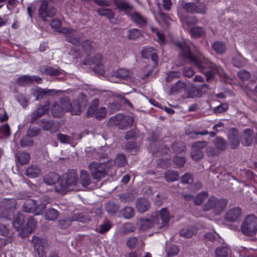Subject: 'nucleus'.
Returning <instances> with one entry per match:
<instances>
[{
    "label": "nucleus",
    "mask_w": 257,
    "mask_h": 257,
    "mask_svg": "<svg viewBox=\"0 0 257 257\" xmlns=\"http://www.w3.org/2000/svg\"><path fill=\"white\" fill-rule=\"evenodd\" d=\"M175 44L180 49L181 58L185 61L188 60L191 64L196 66L202 73L208 69H217V65L203 56L196 55L192 53L187 42H176Z\"/></svg>",
    "instance_id": "1"
},
{
    "label": "nucleus",
    "mask_w": 257,
    "mask_h": 257,
    "mask_svg": "<svg viewBox=\"0 0 257 257\" xmlns=\"http://www.w3.org/2000/svg\"><path fill=\"white\" fill-rule=\"evenodd\" d=\"M78 176L74 170H69L63 179L55 185V191L61 195L65 194L71 190H77Z\"/></svg>",
    "instance_id": "2"
},
{
    "label": "nucleus",
    "mask_w": 257,
    "mask_h": 257,
    "mask_svg": "<svg viewBox=\"0 0 257 257\" xmlns=\"http://www.w3.org/2000/svg\"><path fill=\"white\" fill-rule=\"evenodd\" d=\"M112 165L113 160L108 159L103 163L92 162L89 164L88 168L92 178L96 181H99L107 175L108 171Z\"/></svg>",
    "instance_id": "3"
},
{
    "label": "nucleus",
    "mask_w": 257,
    "mask_h": 257,
    "mask_svg": "<svg viewBox=\"0 0 257 257\" xmlns=\"http://www.w3.org/2000/svg\"><path fill=\"white\" fill-rule=\"evenodd\" d=\"M228 201L225 199H218L214 196H211L204 204L203 210L208 211L212 210L216 215L220 214L226 208Z\"/></svg>",
    "instance_id": "4"
},
{
    "label": "nucleus",
    "mask_w": 257,
    "mask_h": 257,
    "mask_svg": "<svg viewBox=\"0 0 257 257\" xmlns=\"http://www.w3.org/2000/svg\"><path fill=\"white\" fill-rule=\"evenodd\" d=\"M134 118L130 115L117 114L109 118L107 121L109 126H117L119 129L125 130L133 124Z\"/></svg>",
    "instance_id": "5"
},
{
    "label": "nucleus",
    "mask_w": 257,
    "mask_h": 257,
    "mask_svg": "<svg viewBox=\"0 0 257 257\" xmlns=\"http://www.w3.org/2000/svg\"><path fill=\"white\" fill-rule=\"evenodd\" d=\"M3 210L0 213V219L10 220L14 216L15 209L17 208V202L15 198L4 199L2 201Z\"/></svg>",
    "instance_id": "6"
},
{
    "label": "nucleus",
    "mask_w": 257,
    "mask_h": 257,
    "mask_svg": "<svg viewBox=\"0 0 257 257\" xmlns=\"http://www.w3.org/2000/svg\"><path fill=\"white\" fill-rule=\"evenodd\" d=\"M241 230L246 236L254 235L257 231V217L254 215H247L241 224Z\"/></svg>",
    "instance_id": "7"
},
{
    "label": "nucleus",
    "mask_w": 257,
    "mask_h": 257,
    "mask_svg": "<svg viewBox=\"0 0 257 257\" xmlns=\"http://www.w3.org/2000/svg\"><path fill=\"white\" fill-rule=\"evenodd\" d=\"M56 9L48 4V2L43 1L39 7V16L43 22H46L47 18H52L56 14Z\"/></svg>",
    "instance_id": "8"
},
{
    "label": "nucleus",
    "mask_w": 257,
    "mask_h": 257,
    "mask_svg": "<svg viewBox=\"0 0 257 257\" xmlns=\"http://www.w3.org/2000/svg\"><path fill=\"white\" fill-rule=\"evenodd\" d=\"M183 9L188 13L205 14L207 11L206 5L203 3L187 2L182 7Z\"/></svg>",
    "instance_id": "9"
},
{
    "label": "nucleus",
    "mask_w": 257,
    "mask_h": 257,
    "mask_svg": "<svg viewBox=\"0 0 257 257\" xmlns=\"http://www.w3.org/2000/svg\"><path fill=\"white\" fill-rule=\"evenodd\" d=\"M152 216L153 217H156V218L153 219V221L155 222L159 223L160 219L162 220V225L160 227V228L168 226L170 221V214L166 208H162L160 212L158 211L153 212Z\"/></svg>",
    "instance_id": "10"
},
{
    "label": "nucleus",
    "mask_w": 257,
    "mask_h": 257,
    "mask_svg": "<svg viewBox=\"0 0 257 257\" xmlns=\"http://www.w3.org/2000/svg\"><path fill=\"white\" fill-rule=\"evenodd\" d=\"M37 221L32 216L29 217L27 219L26 225L23 226L20 231V235L23 238L28 237L35 229Z\"/></svg>",
    "instance_id": "11"
},
{
    "label": "nucleus",
    "mask_w": 257,
    "mask_h": 257,
    "mask_svg": "<svg viewBox=\"0 0 257 257\" xmlns=\"http://www.w3.org/2000/svg\"><path fill=\"white\" fill-rule=\"evenodd\" d=\"M31 91L32 95L37 101L40 100L45 96H50L56 93L55 90L44 89L39 87L32 89Z\"/></svg>",
    "instance_id": "12"
},
{
    "label": "nucleus",
    "mask_w": 257,
    "mask_h": 257,
    "mask_svg": "<svg viewBox=\"0 0 257 257\" xmlns=\"http://www.w3.org/2000/svg\"><path fill=\"white\" fill-rule=\"evenodd\" d=\"M49 109V102L41 104L31 114L30 122L34 123L36 120L44 115Z\"/></svg>",
    "instance_id": "13"
},
{
    "label": "nucleus",
    "mask_w": 257,
    "mask_h": 257,
    "mask_svg": "<svg viewBox=\"0 0 257 257\" xmlns=\"http://www.w3.org/2000/svg\"><path fill=\"white\" fill-rule=\"evenodd\" d=\"M208 89V85L203 84L197 86H193L188 91L187 95L189 97L194 98L201 97Z\"/></svg>",
    "instance_id": "14"
},
{
    "label": "nucleus",
    "mask_w": 257,
    "mask_h": 257,
    "mask_svg": "<svg viewBox=\"0 0 257 257\" xmlns=\"http://www.w3.org/2000/svg\"><path fill=\"white\" fill-rule=\"evenodd\" d=\"M150 152L154 156H159L163 154H167L169 152V148L166 145L151 144L148 148Z\"/></svg>",
    "instance_id": "15"
},
{
    "label": "nucleus",
    "mask_w": 257,
    "mask_h": 257,
    "mask_svg": "<svg viewBox=\"0 0 257 257\" xmlns=\"http://www.w3.org/2000/svg\"><path fill=\"white\" fill-rule=\"evenodd\" d=\"M228 140L231 149L234 150L238 147L240 144L239 132L236 128H231Z\"/></svg>",
    "instance_id": "16"
},
{
    "label": "nucleus",
    "mask_w": 257,
    "mask_h": 257,
    "mask_svg": "<svg viewBox=\"0 0 257 257\" xmlns=\"http://www.w3.org/2000/svg\"><path fill=\"white\" fill-rule=\"evenodd\" d=\"M102 55L97 54H96L93 58L92 62L95 66L93 68V71L95 73L102 75L104 73V66L102 64Z\"/></svg>",
    "instance_id": "17"
},
{
    "label": "nucleus",
    "mask_w": 257,
    "mask_h": 257,
    "mask_svg": "<svg viewBox=\"0 0 257 257\" xmlns=\"http://www.w3.org/2000/svg\"><path fill=\"white\" fill-rule=\"evenodd\" d=\"M241 214V210L239 207H234L229 210L225 215V219L229 222L237 221Z\"/></svg>",
    "instance_id": "18"
},
{
    "label": "nucleus",
    "mask_w": 257,
    "mask_h": 257,
    "mask_svg": "<svg viewBox=\"0 0 257 257\" xmlns=\"http://www.w3.org/2000/svg\"><path fill=\"white\" fill-rule=\"evenodd\" d=\"M113 3L119 11H123L127 16L131 15L134 9V7L132 5L124 1L113 0Z\"/></svg>",
    "instance_id": "19"
},
{
    "label": "nucleus",
    "mask_w": 257,
    "mask_h": 257,
    "mask_svg": "<svg viewBox=\"0 0 257 257\" xmlns=\"http://www.w3.org/2000/svg\"><path fill=\"white\" fill-rule=\"evenodd\" d=\"M151 206L149 200L145 198H138L136 202V208L140 213H143L148 211Z\"/></svg>",
    "instance_id": "20"
},
{
    "label": "nucleus",
    "mask_w": 257,
    "mask_h": 257,
    "mask_svg": "<svg viewBox=\"0 0 257 257\" xmlns=\"http://www.w3.org/2000/svg\"><path fill=\"white\" fill-rule=\"evenodd\" d=\"M73 32H75V30L66 28L64 29V31L62 32L65 33V40L67 42H70L73 45L78 46L81 44V42L80 41L78 37L76 35L73 34L72 33Z\"/></svg>",
    "instance_id": "21"
},
{
    "label": "nucleus",
    "mask_w": 257,
    "mask_h": 257,
    "mask_svg": "<svg viewBox=\"0 0 257 257\" xmlns=\"http://www.w3.org/2000/svg\"><path fill=\"white\" fill-rule=\"evenodd\" d=\"M64 102L68 105L66 108L67 111H70L72 115H78L80 113L81 107L78 101H74L71 103L69 100H66L63 101L62 104Z\"/></svg>",
    "instance_id": "22"
},
{
    "label": "nucleus",
    "mask_w": 257,
    "mask_h": 257,
    "mask_svg": "<svg viewBox=\"0 0 257 257\" xmlns=\"http://www.w3.org/2000/svg\"><path fill=\"white\" fill-rule=\"evenodd\" d=\"M197 231L198 229L194 226H187L181 230L179 235L185 238H190L196 234Z\"/></svg>",
    "instance_id": "23"
},
{
    "label": "nucleus",
    "mask_w": 257,
    "mask_h": 257,
    "mask_svg": "<svg viewBox=\"0 0 257 257\" xmlns=\"http://www.w3.org/2000/svg\"><path fill=\"white\" fill-rule=\"evenodd\" d=\"M243 138L244 140L242 143L243 146L245 147L251 146L254 140L253 131L249 128L244 130L243 131Z\"/></svg>",
    "instance_id": "24"
},
{
    "label": "nucleus",
    "mask_w": 257,
    "mask_h": 257,
    "mask_svg": "<svg viewBox=\"0 0 257 257\" xmlns=\"http://www.w3.org/2000/svg\"><path fill=\"white\" fill-rule=\"evenodd\" d=\"M111 75L120 79L125 80L131 77L132 73L127 69L120 68L113 71Z\"/></svg>",
    "instance_id": "25"
},
{
    "label": "nucleus",
    "mask_w": 257,
    "mask_h": 257,
    "mask_svg": "<svg viewBox=\"0 0 257 257\" xmlns=\"http://www.w3.org/2000/svg\"><path fill=\"white\" fill-rule=\"evenodd\" d=\"M40 71L51 76H57L61 74V69H56L48 65H44L40 67Z\"/></svg>",
    "instance_id": "26"
},
{
    "label": "nucleus",
    "mask_w": 257,
    "mask_h": 257,
    "mask_svg": "<svg viewBox=\"0 0 257 257\" xmlns=\"http://www.w3.org/2000/svg\"><path fill=\"white\" fill-rule=\"evenodd\" d=\"M15 157L16 163L21 166L28 164L30 160V155L26 152L17 153Z\"/></svg>",
    "instance_id": "27"
},
{
    "label": "nucleus",
    "mask_w": 257,
    "mask_h": 257,
    "mask_svg": "<svg viewBox=\"0 0 257 257\" xmlns=\"http://www.w3.org/2000/svg\"><path fill=\"white\" fill-rule=\"evenodd\" d=\"M40 174V169L35 165L29 166L26 170L25 175L30 178H37L39 177Z\"/></svg>",
    "instance_id": "28"
},
{
    "label": "nucleus",
    "mask_w": 257,
    "mask_h": 257,
    "mask_svg": "<svg viewBox=\"0 0 257 257\" xmlns=\"http://www.w3.org/2000/svg\"><path fill=\"white\" fill-rule=\"evenodd\" d=\"M189 32L192 38L196 39L202 38L206 34L204 28L199 26H195L190 28Z\"/></svg>",
    "instance_id": "29"
},
{
    "label": "nucleus",
    "mask_w": 257,
    "mask_h": 257,
    "mask_svg": "<svg viewBox=\"0 0 257 257\" xmlns=\"http://www.w3.org/2000/svg\"><path fill=\"white\" fill-rule=\"evenodd\" d=\"M43 180L47 185L55 184V186L61 180L59 179V176L57 174L50 172L44 177Z\"/></svg>",
    "instance_id": "30"
},
{
    "label": "nucleus",
    "mask_w": 257,
    "mask_h": 257,
    "mask_svg": "<svg viewBox=\"0 0 257 257\" xmlns=\"http://www.w3.org/2000/svg\"><path fill=\"white\" fill-rule=\"evenodd\" d=\"M213 143L216 149L219 151H225L228 147L227 142L221 137H216Z\"/></svg>",
    "instance_id": "31"
},
{
    "label": "nucleus",
    "mask_w": 257,
    "mask_h": 257,
    "mask_svg": "<svg viewBox=\"0 0 257 257\" xmlns=\"http://www.w3.org/2000/svg\"><path fill=\"white\" fill-rule=\"evenodd\" d=\"M72 220L74 221H79L82 223H88L91 221L90 216L86 212H77L72 215Z\"/></svg>",
    "instance_id": "32"
},
{
    "label": "nucleus",
    "mask_w": 257,
    "mask_h": 257,
    "mask_svg": "<svg viewBox=\"0 0 257 257\" xmlns=\"http://www.w3.org/2000/svg\"><path fill=\"white\" fill-rule=\"evenodd\" d=\"M153 48H146L143 49L142 52V56L144 58H148L150 56L152 61L155 65H157L158 60V56L156 53L152 52Z\"/></svg>",
    "instance_id": "33"
},
{
    "label": "nucleus",
    "mask_w": 257,
    "mask_h": 257,
    "mask_svg": "<svg viewBox=\"0 0 257 257\" xmlns=\"http://www.w3.org/2000/svg\"><path fill=\"white\" fill-rule=\"evenodd\" d=\"M25 216L21 213L16 215L12 222L13 226L17 231H21L24 226Z\"/></svg>",
    "instance_id": "34"
},
{
    "label": "nucleus",
    "mask_w": 257,
    "mask_h": 257,
    "mask_svg": "<svg viewBox=\"0 0 257 257\" xmlns=\"http://www.w3.org/2000/svg\"><path fill=\"white\" fill-rule=\"evenodd\" d=\"M129 16L132 21L138 25L144 26L147 24L146 19L137 12L131 13Z\"/></svg>",
    "instance_id": "35"
},
{
    "label": "nucleus",
    "mask_w": 257,
    "mask_h": 257,
    "mask_svg": "<svg viewBox=\"0 0 257 257\" xmlns=\"http://www.w3.org/2000/svg\"><path fill=\"white\" fill-rule=\"evenodd\" d=\"M119 205L114 201H108L105 205V210L110 215H114L118 211Z\"/></svg>",
    "instance_id": "36"
},
{
    "label": "nucleus",
    "mask_w": 257,
    "mask_h": 257,
    "mask_svg": "<svg viewBox=\"0 0 257 257\" xmlns=\"http://www.w3.org/2000/svg\"><path fill=\"white\" fill-rule=\"evenodd\" d=\"M33 78L30 75H23L19 77L16 80L17 84L21 86H26L32 84Z\"/></svg>",
    "instance_id": "37"
},
{
    "label": "nucleus",
    "mask_w": 257,
    "mask_h": 257,
    "mask_svg": "<svg viewBox=\"0 0 257 257\" xmlns=\"http://www.w3.org/2000/svg\"><path fill=\"white\" fill-rule=\"evenodd\" d=\"M119 213L124 218L130 219L134 217L135 211L131 206H125L120 210Z\"/></svg>",
    "instance_id": "38"
},
{
    "label": "nucleus",
    "mask_w": 257,
    "mask_h": 257,
    "mask_svg": "<svg viewBox=\"0 0 257 257\" xmlns=\"http://www.w3.org/2000/svg\"><path fill=\"white\" fill-rule=\"evenodd\" d=\"M80 182L83 187L89 186L91 183V179L89 173L86 170H81L80 172Z\"/></svg>",
    "instance_id": "39"
},
{
    "label": "nucleus",
    "mask_w": 257,
    "mask_h": 257,
    "mask_svg": "<svg viewBox=\"0 0 257 257\" xmlns=\"http://www.w3.org/2000/svg\"><path fill=\"white\" fill-rule=\"evenodd\" d=\"M36 204L35 200L33 199L27 200L23 205V211L27 213L34 212Z\"/></svg>",
    "instance_id": "40"
},
{
    "label": "nucleus",
    "mask_w": 257,
    "mask_h": 257,
    "mask_svg": "<svg viewBox=\"0 0 257 257\" xmlns=\"http://www.w3.org/2000/svg\"><path fill=\"white\" fill-rule=\"evenodd\" d=\"M153 224V221L147 218H141L138 221V225L140 229L143 230H146L151 228Z\"/></svg>",
    "instance_id": "41"
},
{
    "label": "nucleus",
    "mask_w": 257,
    "mask_h": 257,
    "mask_svg": "<svg viewBox=\"0 0 257 257\" xmlns=\"http://www.w3.org/2000/svg\"><path fill=\"white\" fill-rule=\"evenodd\" d=\"M59 213L58 211L53 208L48 209L45 214V218L48 221H54L57 219Z\"/></svg>",
    "instance_id": "42"
},
{
    "label": "nucleus",
    "mask_w": 257,
    "mask_h": 257,
    "mask_svg": "<svg viewBox=\"0 0 257 257\" xmlns=\"http://www.w3.org/2000/svg\"><path fill=\"white\" fill-rule=\"evenodd\" d=\"M37 124L41 126L44 131L50 130L55 125V123L53 120H47L45 118L38 121Z\"/></svg>",
    "instance_id": "43"
},
{
    "label": "nucleus",
    "mask_w": 257,
    "mask_h": 257,
    "mask_svg": "<svg viewBox=\"0 0 257 257\" xmlns=\"http://www.w3.org/2000/svg\"><path fill=\"white\" fill-rule=\"evenodd\" d=\"M164 176L166 181L171 182L178 179L179 174L177 171L168 170L164 173Z\"/></svg>",
    "instance_id": "44"
},
{
    "label": "nucleus",
    "mask_w": 257,
    "mask_h": 257,
    "mask_svg": "<svg viewBox=\"0 0 257 257\" xmlns=\"http://www.w3.org/2000/svg\"><path fill=\"white\" fill-rule=\"evenodd\" d=\"M97 13L99 16H104L110 20L114 17V13L110 9L100 8L97 10Z\"/></svg>",
    "instance_id": "45"
},
{
    "label": "nucleus",
    "mask_w": 257,
    "mask_h": 257,
    "mask_svg": "<svg viewBox=\"0 0 257 257\" xmlns=\"http://www.w3.org/2000/svg\"><path fill=\"white\" fill-rule=\"evenodd\" d=\"M212 49L218 54H223L226 50V46L224 43L220 41H216L212 45Z\"/></svg>",
    "instance_id": "46"
},
{
    "label": "nucleus",
    "mask_w": 257,
    "mask_h": 257,
    "mask_svg": "<svg viewBox=\"0 0 257 257\" xmlns=\"http://www.w3.org/2000/svg\"><path fill=\"white\" fill-rule=\"evenodd\" d=\"M71 217H63L59 220L58 227L61 229H65L68 227L71 224L72 221H74Z\"/></svg>",
    "instance_id": "47"
},
{
    "label": "nucleus",
    "mask_w": 257,
    "mask_h": 257,
    "mask_svg": "<svg viewBox=\"0 0 257 257\" xmlns=\"http://www.w3.org/2000/svg\"><path fill=\"white\" fill-rule=\"evenodd\" d=\"M172 149L175 153L180 154L185 151L186 148L182 142H175L172 144Z\"/></svg>",
    "instance_id": "48"
},
{
    "label": "nucleus",
    "mask_w": 257,
    "mask_h": 257,
    "mask_svg": "<svg viewBox=\"0 0 257 257\" xmlns=\"http://www.w3.org/2000/svg\"><path fill=\"white\" fill-rule=\"evenodd\" d=\"M186 83L178 81L176 84L173 85L171 89V94L178 93L180 91L185 89Z\"/></svg>",
    "instance_id": "49"
},
{
    "label": "nucleus",
    "mask_w": 257,
    "mask_h": 257,
    "mask_svg": "<svg viewBox=\"0 0 257 257\" xmlns=\"http://www.w3.org/2000/svg\"><path fill=\"white\" fill-rule=\"evenodd\" d=\"M114 163L117 167H122L125 166L126 163V159L125 155L123 154H118L114 161H113V164Z\"/></svg>",
    "instance_id": "50"
},
{
    "label": "nucleus",
    "mask_w": 257,
    "mask_h": 257,
    "mask_svg": "<svg viewBox=\"0 0 257 257\" xmlns=\"http://www.w3.org/2000/svg\"><path fill=\"white\" fill-rule=\"evenodd\" d=\"M207 191H202L196 195L194 199V203L197 205H201L203 202L208 197Z\"/></svg>",
    "instance_id": "51"
},
{
    "label": "nucleus",
    "mask_w": 257,
    "mask_h": 257,
    "mask_svg": "<svg viewBox=\"0 0 257 257\" xmlns=\"http://www.w3.org/2000/svg\"><path fill=\"white\" fill-rule=\"evenodd\" d=\"M62 108L57 103H55L52 108L51 113L55 117H60L62 114Z\"/></svg>",
    "instance_id": "52"
},
{
    "label": "nucleus",
    "mask_w": 257,
    "mask_h": 257,
    "mask_svg": "<svg viewBox=\"0 0 257 257\" xmlns=\"http://www.w3.org/2000/svg\"><path fill=\"white\" fill-rule=\"evenodd\" d=\"M179 249L177 245L172 244L166 248L168 256H173L178 254Z\"/></svg>",
    "instance_id": "53"
},
{
    "label": "nucleus",
    "mask_w": 257,
    "mask_h": 257,
    "mask_svg": "<svg viewBox=\"0 0 257 257\" xmlns=\"http://www.w3.org/2000/svg\"><path fill=\"white\" fill-rule=\"evenodd\" d=\"M41 133V129L38 127H30L27 131V136L31 138L36 137Z\"/></svg>",
    "instance_id": "54"
},
{
    "label": "nucleus",
    "mask_w": 257,
    "mask_h": 257,
    "mask_svg": "<svg viewBox=\"0 0 257 257\" xmlns=\"http://www.w3.org/2000/svg\"><path fill=\"white\" fill-rule=\"evenodd\" d=\"M141 34V32L138 29H133L127 31V38L130 40H134L138 38Z\"/></svg>",
    "instance_id": "55"
},
{
    "label": "nucleus",
    "mask_w": 257,
    "mask_h": 257,
    "mask_svg": "<svg viewBox=\"0 0 257 257\" xmlns=\"http://www.w3.org/2000/svg\"><path fill=\"white\" fill-rule=\"evenodd\" d=\"M160 137L159 133L155 132V131H151L149 133V136L148 137V140L149 142H150V144H156L155 143L159 140V138Z\"/></svg>",
    "instance_id": "56"
},
{
    "label": "nucleus",
    "mask_w": 257,
    "mask_h": 257,
    "mask_svg": "<svg viewBox=\"0 0 257 257\" xmlns=\"http://www.w3.org/2000/svg\"><path fill=\"white\" fill-rule=\"evenodd\" d=\"M107 150V147L104 146L99 148L97 152V158L98 159H107L108 157Z\"/></svg>",
    "instance_id": "57"
},
{
    "label": "nucleus",
    "mask_w": 257,
    "mask_h": 257,
    "mask_svg": "<svg viewBox=\"0 0 257 257\" xmlns=\"http://www.w3.org/2000/svg\"><path fill=\"white\" fill-rule=\"evenodd\" d=\"M32 241L35 244V248L37 250V253L39 257H45L44 253L43 252L41 253L40 250V243L41 242V241L39 238L37 236H33Z\"/></svg>",
    "instance_id": "58"
},
{
    "label": "nucleus",
    "mask_w": 257,
    "mask_h": 257,
    "mask_svg": "<svg viewBox=\"0 0 257 257\" xmlns=\"http://www.w3.org/2000/svg\"><path fill=\"white\" fill-rule=\"evenodd\" d=\"M215 71H218V66H217V69H208L203 73L205 74L206 81L207 82H210L214 79L215 75Z\"/></svg>",
    "instance_id": "59"
},
{
    "label": "nucleus",
    "mask_w": 257,
    "mask_h": 257,
    "mask_svg": "<svg viewBox=\"0 0 257 257\" xmlns=\"http://www.w3.org/2000/svg\"><path fill=\"white\" fill-rule=\"evenodd\" d=\"M229 249L226 247H219L215 250L216 257H227Z\"/></svg>",
    "instance_id": "60"
},
{
    "label": "nucleus",
    "mask_w": 257,
    "mask_h": 257,
    "mask_svg": "<svg viewBox=\"0 0 257 257\" xmlns=\"http://www.w3.org/2000/svg\"><path fill=\"white\" fill-rule=\"evenodd\" d=\"M207 143L205 141H196L192 145L193 149L202 151V150L207 146Z\"/></svg>",
    "instance_id": "61"
},
{
    "label": "nucleus",
    "mask_w": 257,
    "mask_h": 257,
    "mask_svg": "<svg viewBox=\"0 0 257 257\" xmlns=\"http://www.w3.org/2000/svg\"><path fill=\"white\" fill-rule=\"evenodd\" d=\"M106 110L105 107H101L97 109L95 115V117L98 120H101L106 117Z\"/></svg>",
    "instance_id": "62"
},
{
    "label": "nucleus",
    "mask_w": 257,
    "mask_h": 257,
    "mask_svg": "<svg viewBox=\"0 0 257 257\" xmlns=\"http://www.w3.org/2000/svg\"><path fill=\"white\" fill-rule=\"evenodd\" d=\"M138 137V132L136 130H131L126 132L124 139L126 140H135Z\"/></svg>",
    "instance_id": "63"
},
{
    "label": "nucleus",
    "mask_w": 257,
    "mask_h": 257,
    "mask_svg": "<svg viewBox=\"0 0 257 257\" xmlns=\"http://www.w3.org/2000/svg\"><path fill=\"white\" fill-rule=\"evenodd\" d=\"M191 156L193 160L199 161L203 157V152L202 151L193 149L191 152Z\"/></svg>",
    "instance_id": "64"
}]
</instances>
